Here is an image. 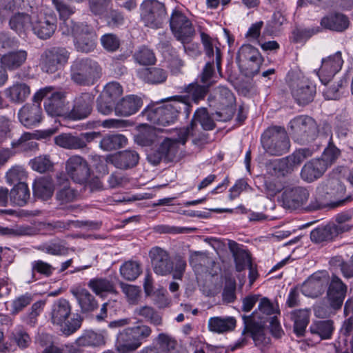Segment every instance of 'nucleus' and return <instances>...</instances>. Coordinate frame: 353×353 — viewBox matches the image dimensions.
Segmentation results:
<instances>
[{
    "label": "nucleus",
    "mask_w": 353,
    "mask_h": 353,
    "mask_svg": "<svg viewBox=\"0 0 353 353\" xmlns=\"http://www.w3.org/2000/svg\"><path fill=\"white\" fill-rule=\"evenodd\" d=\"M61 34L72 36L77 51L88 53L94 50L97 37L94 28L84 22L65 21L60 25Z\"/></svg>",
    "instance_id": "nucleus-1"
},
{
    "label": "nucleus",
    "mask_w": 353,
    "mask_h": 353,
    "mask_svg": "<svg viewBox=\"0 0 353 353\" xmlns=\"http://www.w3.org/2000/svg\"><path fill=\"white\" fill-rule=\"evenodd\" d=\"M183 97L177 100L174 97L171 103L156 108H148L143 112V115L152 123L159 126H165L174 123L179 114L183 112L185 118L190 114L188 104Z\"/></svg>",
    "instance_id": "nucleus-2"
},
{
    "label": "nucleus",
    "mask_w": 353,
    "mask_h": 353,
    "mask_svg": "<svg viewBox=\"0 0 353 353\" xmlns=\"http://www.w3.org/2000/svg\"><path fill=\"white\" fill-rule=\"evenodd\" d=\"M197 123H199L204 130H211L215 126L214 122L210 117L207 109L205 108H198L194 114L190 125L179 130V141L183 145L186 143L189 137H193L192 143L194 145H201L207 142L208 135L200 132Z\"/></svg>",
    "instance_id": "nucleus-3"
},
{
    "label": "nucleus",
    "mask_w": 353,
    "mask_h": 353,
    "mask_svg": "<svg viewBox=\"0 0 353 353\" xmlns=\"http://www.w3.org/2000/svg\"><path fill=\"white\" fill-rule=\"evenodd\" d=\"M102 68L90 58L77 59L70 67V78L76 84L83 86L94 85L101 77Z\"/></svg>",
    "instance_id": "nucleus-4"
},
{
    "label": "nucleus",
    "mask_w": 353,
    "mask_h": 353,
    "mask_svg": "<svg viewBox=\"0 0 353 353\" xmlns=\"http://www.w3.org/2000/svg\"><path fill=\"white\" fill-rule=\"evenodd\" d=\"M261 143L265 152L272 156L282 155L290 148L288 133L281 126H272L266 129L261 135Z\"/></svg>",
    "instance_id": "nucleus-5"
},
{
    "label": "nucleus",
    "mask_w": 353,
    "mask_h": 353,
    "mask_svg": "<svg viewBox=\"0 0 353 353\" xmlns=\"http://www.w3.org/2000/svg\"><path fill=\"white\" fill-rule=\"evenodd\" d=\"M72 307L68 301L60 299L54 302L52 305L50 317L52 324L60 326L61 331L65 335L75 332L81 325L79 316L66 321L71 314Z\"/></svg>",
    "instance_id": "nucleus-6"
},
{
    "label": "nucleus",
    "mask_w": 353,
    "mask_h": 353,
    "mask_svg": "<svg viewBox=\"0 0 353 353\" xmlns=\"http://www.w3.org/2000/svg\"><path fill=\"white\" fill-rule=\"evenodd\" d=\"M289 126L292 139L301 145L312 142L319 134L317 123L307 115L294 117L290 121Z\"/></svg>",
    "instance_id": "nucleus-7"
},
{
    "label": "nucleus",
    "mask_w": 353,
    "mask_h": 353,
    "mask_svg": "<svg viewBox=\"0 0 353 353\" xmlns=\"http://www.w3.org/2000/svg\"><path fill=\"white\" fill-rule=\"evenodd\" d=\"M312 156V152L308 148L296 150L285 158L273 160L267 166L268 172L275 176H285L291 174L305 159Z\"/></svg>",
    "instance_id": "nucleus-8"
},
{
    "label": "nucleus",
    "mask_w": 353,
    "mask_h": 353,
    "mask_svg": "<svg viewBox=\"0 0 353 353\" xmlns=\"http://www.w3.org/2000/svg\"><path fill=\"white\" fill-rule=\"evenodd\" d=\"M166 16L165 5L157 0H145L141 5V19L147 27L161 28Z\"/></svg>",
    "instance_id": "nucleus-9"
},
{
    "label": "nucleus",
    "mask_w": 353,
    "mask_h": 353,
    "mask_svg": "<svg viewBox=\"0 0 353 353\" xmlns=\"http://www.w3.org/2000/svg\"><path fill=\"white\" fill-rule=\"evenodd\" d=\"M70 55L65 48H47L41 54L39 65L43 72L53 74L68 62Z\"/></svg>",
    "instance_id": "nucleus-10"
},
{
    "label": "nucleus",
    "mask_w": 353,
    "mask_h": 353,
    "mask_svg": "<svg viewBox=\"0 0 353 353\" xmlns=\"http://www.w3.org/2000/svg\"><path fill=\"white\" fill-rule=\"evenodd\" d=\"M170 26L174 37L183 44L189 43L195 34L192 21L177 10H174L170 16Z\"/></svg>",
    "instance_id": "nucleus-11"
},
{
    "label": "nucleus",
    "mask_w": 353,
    "mask_h": 353,
    "mask_svg": "<svg viewBox=\"0 0 353 353\" xmlns=\"http://www.w3.org/2000/svg\"><path fill=\"white\" fill-rule=\"evenodd\" d=\"M99 132H83L79 135L71 133H63L54 137V143L58 146L66 150H83L87 148L88 143L100 138Z\"/></svg>",
    "instance_id": "nucleus-12"
},
{
    "label": "nucleus",
    "mask_w": 353,
    "mask_h": 353,
    "mask_svg": "<svg viewBox=\"0 0 353 353\" xmlns=\"http://www.w3.org/2000/svg\"><path fill=\"white\" fill-rule=\"evenodd\" d=\"M65 165V175L77 183L83 184L90 177V165L87 159L79 154L70 157L66 160Z\"/></svg>",
    "instance_id": "nucleus-13"
},
{
    "label": "nucleus",
    "mask_w": 353,
    "mask_h": 353,
    "mask_svg": "<svg viewBox=\"0 0 353 353\" xmlns=\"http://www.w3.org/2000/svg\"><path fill=\"white\" fill-rule=\"evenodd\" d=\"M177 135L178 137L176 139L170 138L164 139L157 149L148 154V161L154 165H158L161 161L166 162L172 161L178 153V144H183L179 141V130H177Z\"/></svg>",
    "instance_id": "nucleus-14"
},
{
    "label": "nucleus",
    "mask_w": 353,
    "mask_h": 353,
    "mask_svg": "<svg viewBox=\"0 0 353 353\" xmlns=\"http://www.w3.org/2000/svg\"><path fill=\"white\" fill-rule=\"evenodd\" d=\"M291 94L300 105H305L314 99L316 94L315 86L305 77H296L290 82Z\"/></svg>",
    "instance_id": "nucleus-15"
},
{
    "label": "nucleus",
    "mask_w": 353,
    "mask_h": 353,
    "mask_svg": "<svg viewBox=\"0 0 353 353\" xmlns=\"http://www.w3.org/2000/svg\"><path fill=\"white\" fill-rule=\"evenodd\" d=\"M329 281L327 272L322 271L314 273L301 286V292L306 296L315 298L321 295Z\"/></svg>",
    "instance_id": "nucleus-16"
},
{
    "label": "nucleus",
    "mask_w": 353,
    "mask_h": 353,
    "mask_svg": "<svg viewBox=\"0 0 353 353\" xmlns=\"http://www.w3.org/2000/svg\"><path fill=\"white\" fill-rule=\"evenodd\" d=\"M149 255L154 273L166 276L172 272L173 263L166 250L159 247H154L150 250Z\"/></svg>",
    "instance_id": "nucleus-17"
},
{
    "label": "nucleus",
    "mask_w": 353,
    "mask_h": 353,
    "mask_svg": "<svg viewBox=\"0 0 353 353\" xmlns=\"http://www.w3.org/2000/svg\"><path fill=\"white\" fill-rule=\"evenodd\" d=\"M94 97L92 93L83 92L75 97L69 117L74 120H81L88 117L92 110Z\"/></svg>",
    "instance_id": "nucleus-18"
},
{
    "label": "nucleus",
    "mask_w": 353,
    "mask_h": 353,
    "mask_svg": "<svg viewBox=\"0 0 353 353\" xmlns=\"http://www.w3.org/2000/svg\"><path fill=\"white\" fill-rule=\"evenodd\" d=\"M57 16L54 13L46 14L33 21L32 30L41 39L50 38L57 29Z\"/></svg>",
    "instance_id": "nucleus-19"
},
{
    "label": "nucleus",
    "mask_w": 353,
    "mask_h": 353,
    "mask_svg": "<svg viewBox=\"0 0 353 353\" xmlns=\"http://www.w3.org/2000/svg\"><path fill=\"white\" fill-rule=\"evenodd\" d=\"M309 196L307 188L297 186L286 188L283 192L282 199L285 208L296 209L305 204Z\"/></svg>",
    "instance_id": "nucleus-20"
},
{
    "label": "nucleus",
    "mask_w": 353,
    "mask_h": 353,
    "mask_svg": "<svg viewBox=\"0 0 353 353\" xmlns=\"http://www.w3.org/2000/svg\"><path fill=\"white\" fill-rule=\"evenodd\" d=\"M56 178L59 185L55 195L57 201L60 204H67L76 201L79 196L78 191L70 186L65 174L59 172L57 174Z\"/></svg>",
    "instance_id": "nucleus-21"
},
{
    "label": "nucleus",
    "mask_w": 353,
    "mask_h": 353,
    "mask_svg": "<svg viewBox=\"0 0 353 353\" xmlns=\"http://www.w3.org/2000/svg\"><path fill=\"white\" fill-rule=\"evenodd\" d=\"M347 286L336 275H332L328 287L327 297L332 308L338 310L341 307L346 295Z\"/></svg>",
    "instance_id": "nucleus-22"
},
{
    "label": "nucleus",
    "mask_w": 353,
    "mask_h": 353,
    "mask_svg": "<svg viewBox=\"0 0 353 353\" xmlns=\"http://www.w3.org/2000/svg\"><path fill=\"white\" fill-rule=\"evenodd\" d=\"M56 132L55 129H48L37 131L34 133L24 132L17 141L12 142L13 148L21 147L23 150H36L38 148V143L32 141L34 139H46L51 137Z\"/></svg>",
    "instance_id": "nucleus-23"
},
{
    "label": "nucleus",
    "mask_w": 353,
    "mask_h": 353,
    "mask_svg": "<svg viewBox=\"0 0 353 353\" xmlns=\"http://www.w3.org/2000/svg\"><path fill=\"white\" fill-rule=\"evenodd\" d=\"M210 86L211 83L201 85L198 82H193L184 87L185 95L175 96L174 98L179 100V97H183L184 101L187 102L191 110V102L198 104L199 101L203 100L208 93Z\"/></svg>",
    "instance_id": "nucleus-24"
},
{
    "label": "nucleus",
    "mask_w": 353,
    "mask_h": 353,
    "mask_svg": "<svg viewBox=\"0 0 353 353\" xmlns=\"http://www.w3.org/2000/svg\"><path fill=\"white\" fill-rule=\"evenodd\" d=\"M343 64V59L340 51L327 58L323 59L319 71L321 81L326 80V77H334L341 70Z\"/></svg>",
    "instance_id": "nucleus-25"
},
{
    "label": "nucleus",
    "mask_w": 353,
    "mask_h": 353,
    "mask_svg": "<svg viewBox=\"0 0 353 353\" xmlns=\"http://www.w3.org/2000/svg\"><path fill=\"white\" fill-rule=\"evenodd\" d=\"M143 105V101L137 95L130 94L123 97L114 105L117 116L129 117L137 113Z\"/></svg>",
    "instance_id": "nucleus-26"
},
{
    "label": "nucleus",
    "mask_w": 353,
    "mask_h": 353,
    "mask_svg": "<svg viewBox=\"0 0 353 353\" xmlns=\"http://www.w3.org/2000/svg\"><path fill=\"white\" fill-rule=\"evenodd\" d=\"M327 169L326 163L320 159L307 161L301 170V178L307 183H312L323 176Z\"/></svg>",
    "instance_id": "nucleus-27"
},
{
    "label": "nucleus",
    "mask_w": 353,
    "mask_h": 353,
    "mask_svg": "<svg viewBox=\"0 0 353 353\" xmlns=\"http://www.w3.org/2000/svg\"><path fill=\"white\" fill-rule=\"evenodd\" d=\"M68 103L64 92H55L46 99L44 108L48 114L52 117L61 116L68 110Z\"/></svg>",
    "instance_id": "nucleus-28"
},
{
    "label": "nucleus",
    "mask_w": 353,
    "mask_h": 353,
    "mask_svg": "<svg viewBox=\"0 0 353 353\" xmlns=\"http://www.w3.org/2000/svg\"><path fill=\"white\" fill-rule=\"evenodd\" d=\"M109 160L116 168L128 170L137 165L139 155L135 150H125L111 155Z\"/></svg>",
    "instance_id": "nucleus-29"
},
{
    "label": "nucleus",
    "mask_w": 353,
    "mask_h": 353,
    "mask_svg": "<svg viewBox=\"0 0 353 353\" xmlns=\"http://www.w3.org/2000/svg\"><path fill=\"white\" fill-rule=\"evenodd\" d=\"M19 121L24 126L30 128L39 124L42 120V110L35 104H26L18 112Z\"/></svg>",
    "instance_id": "nucleus-30"
},
{
    "label": "nucleus",
    "mask_w": 353,
    "mask_h": 353,
    "mask_svg": "<svg viewBox=\"0 0 353 353\" xmlns=\"http://www.w3.org/2000/svg\"><path fill=\"white\" fill-rule=\"evenodd\" d=\"M142 342H138L131 327L123 330L117 336L116 349L119 353H128L138 349Z\"/></svg>",
    "instance_id": "nucleus-31"
},
{
    "label": "nucleus",
    "mask_w": 353,
    "mask_h": 353,
    "mask_svg": "<svg viewBox=\"0 0 353 353\" xmlns=\"http://www.w3.org/2000/svg\"><path fill=\"white\" fill-rule=\"evenodd\" d=\"M70 292L77 299L82 313L92 312L98 308L97 300L88 290L75 288H72Z\"/></svg>",
    "instance_id": "nucleus-32"
},
{
    "label": "nucleus",
    "mask_w": 353,
    "mask_h": 353,
    "mask_svg": "<svg viewBox=\"0 0 353 353\" xmlns=\"http://www.w3.org/2000/svg\"><path fill=\"white\" fill-rule=\"evenodd\" d=\"M277 312L273 304L268 298L261 299L258 308L251 315L244 316L243 319L249 321L259 322V323H265L271 316V315Z\"/></svg>",
    "instance_id": "nucleus-33"
},
{
    "label": "nucleus",
    "mask_w": 353,
    "mask_h": 353,
    "mask_svg": "<svg viewBox=\"0 0 353 353\" xmlns=\"http://www.w3.org/2000/svg\"><path fill=\"white\" fill-rule=\"evenodd\" d=\"M5 96L11 103H23L30 94V86L23 82H16L4 90Z\"/></svg>",
    "instance_id": "nucleus-34"
},
{
    "label": "nucleus",
    "mask_w": 353,
    "mask_h": 353,
    "mask_svg": "<svg viewBox=\"0 0 353 353\" xmlns=\"http://www.w3.org/2000/svg\"><path fill=\"white\" fill-rule=\"evenodd\" d=\"M332 77H326V80L321 81L324 85L323 94L327 100L339 99L342 94V90L347 86V81L345 77H343L337 81H333Z\"/></svg>",
    "instance_id": "nucleus-35"
},
{
    "label": "nucleus",
    "mask_w": 353,
    "mask_h": 353,
    "mask_svg": "<svg viewBox=\"0 0 353 353\" xmlns=\"http://www.w3.org/2000/svg\"><path fill=\"white\" fill-rule=\"evenodd\" d=\"M28 52L25 50L8 52L0 59L3 68L9 70H14L20 68L26 61Z\"/></svg>",
    "instance_id": "nucleus-36"
},
{
    "label": "nucleus",
    "mask_w": 353,
    "mask_h": 353,
    "mask_svg": "<svg viewBox=\"0 0 353 353\" xmlns=\"http://www.w3.org/2000/svg\"><path fill=\"white\" fill-rule=\"evenodd\" d=\"M350 23L348 17L339 12L330 14L321 21V25L323 27L336 32L345 31L348 28Z\"/></svg>",
    "instance_id": "nucleus-37"
},
{
    "label": "nucleus",
    "mask_w": 353,
    "mask_h": 353,
    "mask_svg": "<svg viewBox=\"0 0 353 353\" xmlns=\"http://www.w3.org/2000/svg\"><path fill=\"white\" fill-rule=\"evenodd\" d=\"M33 194L43 200H47L53 194L54 188L50 177L42 176L37 179L32 185Z\"/></svg>",
    "instance_id": "nucleus-38"
},
{
    "label": "nucleus",
    "mask_w": 353,
    "mask_h": 353,
    "mask_svg": "<svg viewBox=\"0 0 353 353\" xmlns=\"http://www.w3.org/2000/svg\"><path fill=\"white\" fill-rule=\"evenodd\" d=\"M30 199V192L26 183L16 184L9 192V199L12 205L25 206Z\"/></svg>",
    "instance_id": "nucleus-39"
},
{
    "label": "nucleus",
    "mask_w": 353,
    "mask_h": 353,
    "mask_svg": "<svg viewBox=\"0 0 353 353\" xmlns=\"http://www.w3.org/2000/svg\"><path fill=\"white\" fill-rule=\"evenodd\" d=\"M245 320V326L242 332L244 335L247 332H250L251 336L255 343V345L260 346L263 344L268 343L270 339L266 338L263 330V324L249 320Z\"/></svg>",
    "instance_id": "nucleus-40"
},
{
    "label": "nucleus",
    "mask_w": 353,
    "mask_h": 353,
    "mask_svg": "<svg viewBox=\"0 0 353 353\" xmlns=\"http://www.w3.org/2000/svg\"><path fill=\"white\" fill-rule=\"evenodd\" d=\"M31 17L25 12H17L9 20L10 28L18 34H26L32 27Z\"/></svg>",
    "instance_id": "nucleus-41"
},
{
    "label": "nucleus",
    "mask_w": 353,
    "mask_h": 353,
    "mask_svg": "<svg viewBox=\"0 0 353 353\" xmlns=\"http://www.w3.org/2000/svg\"><path fill=\"white\" fill-rule=\"evenodd\" d=\"M228 248L234 259L236 270L238 272H241L246 267L251 265L249 254L245 250L240 248L236 242L231 240L229 241Z\"/></svg>",
    "instance_id": "nucleus-42"
},
{
    "label": "nucleus",
    "mask_w": 353,
    "mask_h": 353,
    "mask_svg": "<svg viewBox=\"0 0 353 353\" xmlns=\"http://www.w3.org/2000/svg\"><path fill=\"white\" fill-rule=\"evenodd\" d=\"M189 263L195 272H199L208 271L214 262L205 252L190 251Z\"/></svg>",
    "instance_id": "nucleus-43"
},
{
    "label": "nucleus",
    "mask_w": 353,
    "mask_h": 353,
    "mask_svg": "<svg viewBox=\"0 0 353 353\" xmlns=\"http://www.w3.org/2000/svg\"><path fill=\"white\" fill-rule=\"evenodd\" d=\"M309 318L310 311L307 309L296 310L291 312V319L294 321V332L298 336L304 335Z\"/></svg>",
    "instance_id": "nucleus-44"
},
{
    "label": "nucleus",
    "mask_w": 353,
    "mask_h": 353,
    "mask_svg": "<svg viewBox=\"0 0 353 353\" xmlns=\"http://www.w3.org/2000/svg\"><path fill=\"white\" fill-rule=\"evenodd\" d=\"M236 325V320L233 317L221 318L211 317L208 321V328L211 332L223 333L232 330Z\"/></svg>",
    "instance_id": "nucleus-45"
},
{
    "label": "nucleus",
    "mask_w": 353,
    "mask_h": 353,
    "mask_svg": "<svg viewBox=\"0 0 353 353\" xmlns=\"http://www.w3.org/2000/svg\"><path fill=\"white\" fill-rule=\"evenodd\" d=\"M88 286L97 295L101 296L103 293H116L114 283L106 278H94L89 281Z\"/></svg>",
    "instance_id": "nucleus-46"
},
{
    "label": "nucleus",
    "mask_w": 353,
    "mask_h": 353,
    "mask_svg": "<svg viewBox=\"0 0 353 353\" xmlns=\"http://www.w3.org/2000/svg\"><path fill=\"white\" fill-rule=\"evenodd\" d=\"M128 139L123 134H108L103 137L99 146L105 151H111L124 147L127 144Z\"/></svg>",
    "instance_id": "nucleus-47"
},
{
    "label": "nucleus",
    "mask_w": 353,
    "mask_h": 353,
    "mask_svg": "<svg viewBox=\"0 0 353 353\" xmlns=\"http://www.w3.org/2000/svg\"><path fill=\"white\" fill-rule=\"evenodd\" d=\"M140 76L149 83L158 84L165 81L167 72L159 68H148L142 70Z\"/></svg>",
    "instance_id": "nucleus-48"
},
{
    "label": "nucleus",
    "mask_w": 353,
    "mask_h": 353,
    "mask_svg": "<svg viewBox=\"0 0 353 353\" xmlns=\"http://www.w3.org/2000/svg\"><path fill=\"white\" fill-rule=\"evenodd\" d=\"M134 314L144 318L146 321L154 326L163 325L162 316L151 306L138 307L134 310Z\"/></svg>",
    "instance_id": "nucleus-49"
},
{
    "label": "nucleus",
    "mask_w": 353,
    "mask_h": 353,
    "mask_svg": "<svg viewBox=\"0 0 353 353\" xmlns=\"http://www.w3.org/2000/svg\"><path fill=\"white\" fill-rule=\"evenodd\" d=\"M163 131L160 128H147L139 132L135 137V142L141 146H150L159 141L157 133Z\"/></svg>",
    "instance_id": "nucleus-50"
},
{
    "label": "nucleus",
    "mask_w": 353,
    "mask_h": 353,
    "mask_svg": "<svg viewBox=\"0 0 353 353\" xmlns=\"http://www.w3.org/2000/svg\"><path fill=\"white\" fill-rule=\"evenodd\" d=\"M310 330L312 334L319 336L321 339H328L334 330L333 322L330 320L316 321L311 325Z\"/></svg>",
    "instance_id": "nucleus-51"
},
{
    "label": "nucleus",
    "mask_w": 353,
    "mask_h": 353,
    "mask_svg": "<svg viewBox=\"0 0 353 353\" xmlns=\"http://www.w3.org/2000/svg\"><path fill=\"white\" fill-rule=\"evenodd\" d=\"M201 39L206 56H208L209 58H211L213 57L215 54V63L216 65L217 70L220 72L221 69V53L220 49L216 47V50L214 52L212 39L210 37L208 34L204 32H201Z\"/></svg>",
    "instance_id": "nucleus-52"
},
{
    "label": "nucleus",
    "mask_w": 353,
    "mask_h": 353,
    "mask_svg": "<svg viewBox=\"0 0 353 353\" xmlns=\"http://www.w3.org/2000/svg\"><path fill=\"white\" fill-rule=\"evenodd\" d=\"M121 276L127 281H134L141 273V265L135 261H128L120 267Z\"/></svg>",
    "instance_id": "nucleus-53"
},
{
    "label": "nucleus",
    "mask_w": 353,
    "mask_h": 353,
    "mask_svg": "<svg viewBox=\"0 0 353 353\" xmlns=\"http://www.w3.org/2000/svg\"><path fill=\"white\" fill-rule=\"evenodd\" d=\"M214 98L221 108L232 107L235 102L233 93L225 86H219L216 88Z\"/></svg>",
    "instance_id": "nucleus-54"
},
{
    "label": "nucleus",
    "mask_w": 353,
    "mask_h": 353,
    "mask_svg": "<svg viewBox=\"0 0 353 353\" xmlns=\"http://www.w3.org/2000/svg\"><path fill=\"white\" fill-rule=\"evenodd\" d=\"M79 346H99L105 344V339L103 334L88 331L77 339Z\"/></svg>",
    "instance_id": "nucleus-55"
},
{
    "label": "nucleus",
    "mask_w": 353,
    "mask_h": 353,
    "mask_svg": "<svg viewBox=\"0 0 353 353\" xmlns=\"http://www.w3.org/2000/svg\"><path fill=\"white\" fill-rule=\"evenodd\" d=\"M34 234V229L29 225H15L12 228L0 226V235L3 236H31Z\"/></svg>",
    "instance_id": "nucleus-56"
},
{
    "label": "nucleus",
    "mask_w": 353,
    "mask_h": 353,
    "mask_svg": "<svg viewBox=\"0 0 353 353\" xmlns=\"http://www.w3.org/2000/svg\"><path fill=\"white\" fill-rule=\"evenodd\" d=\"M334 237L335 235L330 224L324 227L317 228L313 230L310 233L311 240L316 243L330 241Z\"/></svg>",
    "instance_id": "nucleus-57"
},
{
    "label": "nucleus",
    "mask_w": 353,
    "mask_h": 353,
    "mask_svg": "<svg viewBox=\"0 0 353 353\" xmlns=\"http://www.w3.org/2000/svg\"><path fill=\"white\" fill-rule=\"evenodd\" d=\"M157 341L160 348L166 353H179L176 349V341L168 334L165 333L159 334Z\"/></svg>",
    "instance_id": "nucleus-58"
},
{
    "label": "nucleus",
    "mask_w": 353,
    "mask_h": 353,
    "mask_svg": "<svg viewBox=\"0 0 353 353\" xmlns=\"http://www.w3.org/2000/svg\"><path fill=\"white\" fill-rule=\"evenodd\" d=\"M341 156V150L333 143L332 138H330L327 146L325 148L322 158L320 160H323L326 163L327 168L334 163L336 159Z\"/></svg>",
    "instance_id": "nucleus-59"
},
{
    "label": "nucleus",
    "mask_w": 353,
    "mask_h": 353,
    "mask_svg": "<svg viewBox=\"0 0 353 353\" xmlns=\"http://www.w3.org/2000/svg\"><path fill=\"white\" fill-rule=\"evenodd\" d=\"M6 177L7 182L10 184L26 183L27 172L23 167L15 165L7 172Z\"/></svg>",
    "instance_id": "nucleus-60"
},
{
    "label": "nucleus",
    "mask_w": 353,
    "mask_h": 353,
    "mask_svg": "<svg viewBox=\"0 0 353 353\" xmlns=\"http://www.w3.org/2000/svg\"><path fill=\"white\" fill-rule=\"evenodd\" d=\"M30 164L32 170L40 173H43L50 170L53 166V163L50 161L48 155L35 157L34 159L30 161Z\"/></svg>",
    "instance_id": "nucleus-61"
},
{
    "label": "nucleus",
    "mask_w": 353,
    "mask_h": 353,
    "mask_svg": "<svg viewBox=\"0 0 353 353\" xmlns=\"http://www.w3.org/2000/svg\"><path fill=\"white\" fill-rule=\"evenodd\" d=\"M33 301V295L30 293H26L14 299L11 303V313L17 314L22 311L26 307Z\"/></svg>",
    "instance_id": "nucleus-62"
},
{
    "label": "nucleus",
    "mask_w": 353,
    "mask_h": 353,
    "mask_svg": "<svg viewBox=\"0 0 353 353\" xmlns=\"http://www.w3.org/2000/svg\"><path fill=\"white\" fill-rule=\"evenodd\" d=\"M134 57L137 63L143 65L154 64L156 61L154 54L146 47H141L135 52Z\"/></svg>",
    "instance_id": "nucleus-63"
},
{
    "label": "nucleus",
    "mask_w": 353,
    "mask_h": 353,
    "mask_svg": "<svg viewBox=\"0 0 353 353\" xmlns=\"http://www.w3.org/2000/svg\"><path fill=\"white\" fill-rule=\"evenodd\" d=\"M37 341L41 346L46 345L41 353H63V347H58L51 343V336L49 334H41Z\"/></svg>",
    "instance_id": "nucleus-64"
}]
</instances>
